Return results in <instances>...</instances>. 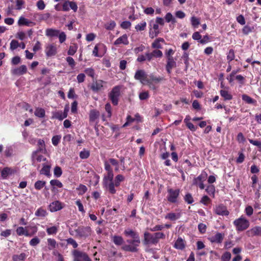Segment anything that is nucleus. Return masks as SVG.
Masks as SVG:
<instances>
[{
  "label": "nucleus",
  "instance_id": "f257e3e1",
  "mask_svg": "<svg viewBox=\"0 0 261 261\" xmlns=\"http://www.w3.org/2000/svg\"><path fill=\"white\" fill-rule=\"evenodd\" d=\"M124 233L127 237H130L133 240H127V242L129 245H125L122 247V249L127 251L136 252L137 247L140 243V240L139 234L131 229H127L124 230Z\"/></svg>",
  "mask_w": 261,
  "mask_h": 261
},
{
  "label": "nucleus",
  "instance_id": "f03ea898",
  "mask_svg": "<svg viewBox=\"0 0 261 261\" xmlns=\"http://www.w3.org/2000/svg\"><path fill=\"white\" fill-rule=\"evenodd\" d=\"M113 172H107V174L104 176L103 179L104 187L111 194H115L116 192L114 188V183L113 181Z\"/></svg>",
  "mask_w": 261,
  "mask_h": 261
},
{
  "label": "nucleus",
  "instance_id": "7ed1b4c3",
  "mask_svg": "<svg viewBox=\"0 0 261 261\" xmlns=\"http://www.w3.org/2000/svg\"><path fill=\"white\" fill-rule=\"evenodd\" d=\"M236 230L238 231H242L247 229L249 226V222L243 216L236 219L233 222Z\"/></svg>",
  "mask_w": 261,
  "mask_h": 261
},
{
  "label": "nucleus",
  "instance_id": "20e7f679",
  "mask_svg": "<svg viewBox=\"0 0 261 261\" xmlns=\"http://www.w3.org/2000/svg\"><path fill=\"white\" fill-rule=\"evenodd\" d=\"M76 236L81 238H86L91 236L92 230L89 226H81L75 229Z\"/></svg>",
  "mask_w": 261,
  "mask_h": 261
},
{
  "label": "nucleus",
  "instance_id": "39448f33",
  "mask_svg": "<svg viewBox=\"0 0 261 261\" xmlns=\"http://www.w3.org/2000/svg\"><path fill=\"white\" fill-rule=\"evenodd\" d=\"M121 87L119 86H116L113 88L109 94V98L111 100L112 103L116 106L118 103L119 97L120 94Z\"/></svg>",
  "mask_w": 261,
  "mask_h": 261
},
{
  "label": "nucleus",
  "instance_id": "423d86ee",
  "mask_svg": "<svg viewBox=\"0 0 261 261\" xmlns=\"http://www.w3.org/2000/svg\"><path fill=\"white\" fill-rule=\"evenodd\" d=\"M164 77L156 76L151 73L148 75L146 85H148L150 88L155 89V84H158L164 80Z\"/></svg>",
  "mask_w": 261,
  "mask_h": 261
},
{
  "label": "nucleus",
  "instance_id": "0eeeda50",
  "mask_svg": "<svg viewBox=\"0 0 261 261\" xmlns=\"http://www.w3.org/2000/svg\"><path fill=\"white\" fill-rule=\"evenodd\" d=\"M107 82L101 80H96L92 83L90 88L94 92L104 90L106 88Z\"/></svg>",
  "mask_w": 261,
  "mask_h": 261
},
{
  "label": "nucleus",
  "instance_id": "6e6552de",
  "mask_svg": "<svg viewBox=\"0 0 261 261\" xmlns=\"http://www.w3.org/2000/svg\"><path fill=\"white\" fill-rule=\"evenodd\" d=\"M73 255L74 261H92L85 252L75 250L73 251Z\"/></svg>",
  "mask_w": 261,
  "mask_h": 261
},
{
  "label": "nucleus",
  "instance_id": "1a4fd4ad",
  "mask_svg": "<svg viewBox=\"0 0 261 261\" xmlns=\"http://www.w3.org/2000/svg\"><path fill=\"white\" fill-rule=\"evenodd\" d=\"M207 175L205 172H202L200 175L193 179V184L198 186L200 189H204L205 187L203 182L206 179Z\"/></svg>",
  "mask_w": 261,
  "mask_h": 261
},
{
  "label": "nucleus",
  "instance_id": "9d476101",
  "mask_svg": "<svg viewBox=\"0 0 261 261\" xmlns=\"http://www.w3.org/2000/svg\"><path fill=\"white\" fill-rule=\"evenodd\" d=\"M167 199L168 201L171 203H175L177 201V198L179 196L180 191L179 189L173 190L172 189H168Z\"/></svg>",
  "mask_w": 261,
  "mask_h": 261
},
{
  "label": "nucleus",
  "instance_id": "9b49d317",
  "mask_svg": "<svg viewBox=\"0 0 261 261\" xmlns=\"http://www.w3.org/2000/svg\"><path fill=\"white\" fill-rule=\"evenodd\" d=\"M147 75L144 70L140 69L136 71L134 78L139 80L142 84H146L148 80Z\"/></svg>",
  "mask_w": 261,
  "mask_h": 261
},
{
  "label": "nucleus",
  "instance_id": "f8f14e48",
  "mask_svg": "<svg viewBox=\"0 0 261 261\" xmlns=\"http://www.w3.org/2000/svg\"><path fill=\"white\" fill-rule=\"evenodd\" d=\"M17 172V168L6 167L1 171V176L3 179H7Z\"/></svg>",
  "mask_w": 261,
  "mask_h": 261
},
{
  "label": "nucleus",
  "instance_id": "ddd939ff",
  "mask_svg": "<svg viewBox=\"0 0 261 261\" xmlns=\"http://www.w3.org/2000/svg\"><path fill=\"white\" fill-rule=\"evenodd\" d=\"M214 212L218 215L227 216L229 214L226 206L223 204L216 205L214 208Z\"/></svg>",
  "mask_w": 261,
  "mask_h": 261
},
{
  "label": "nucleus",
  "instance_id": "4468645a",
  "mask_svg": "<svg viewBox=\"0 0 261 261\" xmlns=\"http://www.w3.org/2000/svg\"><path fill=\"white\" fill-rule=\"evenodd\" d=\"M224 234L217 232L214 236L208 238V240L212 243L221 244L224 238Z\"/></svg>",
  "mask_w": 261,
  "mask_h": 261
},
{
  "label": "nucleus",
  "instance_id": "2eb2a0df",
  "mask_svg": "<svg viewBox=\"0 0 261 261\" xmlns=\"http://www.w3.org/2000/svg\"><path fill=\"white\" fill-rule=\"evenodd\" d=\"M27 72L26 65H22L19 67H15L11 69V72L14 75H21Z\"/></svg>",
  "mask_w": 261,
  "mask_h": 261
},
{
  "label": "nucleus",
  "instance_id": "dca6fc26",
  "mask_svg": "<svg viewBox=\"0 0 261 261\" xmlns=\"http://www.w3.org/2000/svg\"><path fill=\"white\" fill-rule=\"evenodd\" d=\"M144 243L145 245L150 244H157L156 240L155 239L154 234L150 233L148 232H145L144 233Z\"/></svg>",
  "mask_w": 261,
  "mask_h": 261
},
{
  "label": "nucleus",
  "instance_id": "f3484780",
  "mask_svg": "<svg viewBox=\"0 0 261 261\" xmlns=\"http://www.w3.org/2000/svg\"><path fill=\"white\" fill-rule=\"evenodd\" d=\"M32 164L34 166H37V163L41 162H45L46 159L42 155L39 154L38 151L34 152L32 154Z\"/></svg>",
  "mask_w": 261,
  "mask_h": 261
},
{
  "label": "nucleus",
  "instance_id": "a211bd4d",
  "mask_svg": "<svg viewBox=\"0 0 261 261\" xmlns=\"http://www.w3.org/2000/svg\"><path fill=\"white\" fill-rule=\"evenodd\" d=\"M57 47L53 44H48L45 47V52L47 57L55 56L57 54Z\"/></svg>",
  "mask_w": 261,
  "mask_h": 261
},
{
  "label": "nucleus",
  "instance_id": "6ab92c4d",
  "mask_svg": "<svg viewBox=\"0 0 261 261\" xmlns=\"http://www.w3.org/2000/svg\"><path fill=\"white\" fill-rule=\"evenodd\" d=\"M63 203L58 200L51 202L48 206L49 210L51 212H55L60 211L63 208Z\"/></svg>",
  "mask_w": 261,
  "mask_h": 261
},
{
  "label": "nucleus",
  "instance_id": "aec40b11",
  "mask_svg": "<svg viewBox=\"0 0 261 261\" xmlns=\"http://www.w3.org/2000/svg\"><path fill=\"white\" fill-rule=\"evenodd\" d=\"M128 43L129 41L128 39V36L126 34H123L121 36L119 37L114 42V44L116 46L120 44L126 45H128Z\"/></svg>",
  "mask_w": 261,
  "mask_h": 261
},
{
  "label": "nucleus",
  "instance_id": "412c9836",
  "mask_svg": "<svg viewBox=\"0 0 261 261\" xmlns=\"http://www.w3.org/2000/svg\"><path fill=\"white\" fill-rule=\"evenodd\" d=\"M176 66V63L173 58L167 59L166 69L168 74H170L171 73L172 69Z\"/></svg>",
  "mask_w": 261,
  "mask_h": 261
},
{
  "label": "nucleus",
  "instance_id": "4be33fe9",
  "mask_svg": "<svg viewBox=\"0 0 261 261\" xmlns=\"http://www.w3.org/2000/svg\"><path fill=\"white\" fill-rule=\"evenodd\" d=\"M50 184L51 186V191L53 192H57V188H61L63 187L62 183L58 179H52L50 181Z\"/></svg>",
  "mask_w": 261,
  "mask_h": 261
},
{
  "label": "nucleus",
  "instance_id": "5701e85b",
  "mask_svg": "<svg viewBox=\"0 0 261 261\" xmlns=\"http://www.w3.org/2000/svg\"><path fill=\"white\" fill-rule=\"evenodd\" d=\"M18 24L19 25H26L28 27H32L35 25V23L30 21V20L21 16L18 21Z\"/></svg>",
  "mask_w": 261,
  "mask_h": 261
},
{
  "label": "nucleus",
  "instance_id": "b1692460",
  "mask_svg": "<svg viewBox=\"0 0 261 261\" xmlns=\"http://www.w3.org/2000/svg\"><path fill=\"white\" fill-rule=\"evenodd\" d=\"M50 165L49 163L45 162L43 164V167L40 170V174L49 176L50 175Z\"/></svg>",
  "mask_w": 261,
  "mask_h": 261
},
{
  "label": "nucleus",
  "instance_id": "393cba45",
  "mask_svg": "<svg viewBox=\"0 0 261 261\" xmlns=\"http://www.w3.org/2000/svg\"><path fill=\"white\" fill-rule=\"evenodd\" d=\"M16 232L17 234L19 236L23 235L25 236V237L32 236V234L29 233L25 227L24 228L22 226L17 227L16 230Z\"/></svg>",
  "mask_w": 261,
  "mask_h": 261
},
{
  "label": "nucleus",
  "instance_id": "a878e982",
  "mask_svg": "<svg viewBox=\"0 0 261 261\" xmlns=\"http://www.w3.org/2000/svg\"><path fill=\"white\" fill-rule=\"evenodd\" d=\"M181 215L179 213H169L165 216V218L173 221L179 219Z\"/></svg>",
  "mask_w": 261,
  "mask_h": 261
},
{
  "label": "nucleus",
  "instance_id": "bb28decb",
  "mask_svg": "<svg viewBox=\"0 0 261 261\" xmlns=\"http://www.w3.org/2000/svg\"><path fill=\"white\" fill-rule=\"evenodd\" d=\"M174 247L177 249H184L185 247L184 240L181 238H178L175 242Z\"/></svg>",
  "mask_w": 261,
  "mask_h": 261
},
{
  "label": "nucleus",
  "instance_id": "cd10ccee",
  "mask_svg": "<svg viewBox=\"0 0 261 261\" xmlns=\"http://www.w3.org/2000/svg\"><path fill=\"white\" fill-rule=\"evenodd\" d=\"M99 116V113L98 111L92 110L90 112L89 120L90 122H94Z\"/></svg>",
  "mask_w": 261,
  "mask_h": 261
},
{
  "label": "nucleus",
  "instance_id": "c85d7f7f",
  "mask_svg": "<svg viewBox=\"0 0 261 261\" xmlns=\"http://www.w3.org/2000/svg\"><path fill=\"white\" fill-rule=\"evenodd\" d=\"M59 31L53 29H47L45 31V35L48 37L58 36L59 34Z\"/></svg>",
  "mask_w": 261,
  "mask_h": 261
},
{
  "label": "nucleus",
  "instance_id": "c756f323",
  "mask_svg": "<svg viewBox=\"0 0 261 261\" xmlns=\"http://www.w3.org/2000/svg\"><path fill=\"white\" fill-rule=\"evenodd\" d=\"M47 215V211L42 207H39L35 212V215L38 217L44 218Z\"/></svg>",
  "mask_w": 261,
  "mask_h": 261
},
{
  "label": "nucleus",
  "instance_id": "7c9ffc66",
  "mask_svg": "<svg viewBox=\"0 0 261 261\" xmlns=\"http://www.w3.org/2000/svg\"><path fill=\"white\" fill-rule=\"evenodd\" d=\"M47 242L48 244V249L50 250L55 249L58 246L56 241L54 239L48 238L47 240Z\"/></svg>",
  "mask_w": 261,
  "mask_h": 261
},
{
  "label": "nucleus",
  "instance_id": "2f4dec72",
  "mask_svg": "<svg viewBox=\"0 0 261 261\" xmlns=\"http://www.w3.org/2000/svg\"><path fill=\"white\" fill-rule=\"evenodd\" d=\"M221 96L223 97L225 100H229L232 98V96L228 91L226 90H221L220 91Z\"/></svg>",
  "mask_w": 261,
  "mask_h": 261
},
{
  "label": "nucleus",
  "instance_id": "473e14b6",
  "mask_svg": "<svg viewBox=\"0 0 261 261\" xmlns=\"http://www.w3.org/2000/svg\"><path fill=\"white\" fill-rule=\"evenodd\" d=\"M164 41V39L161 38H159L156 39L151 45V46L153 48L160 49L162 48V45L161 44L160 42H163Z\"/></svg>",
  "mask_w": 261,
  "mask_h": 261
},
{
  "label": "nucleus",
  "instance_id": "72a5a7b5",
  "mask_svg": "<svg viewBox=\"0 0 261 261\" xmlns=\"http://www.w3.org/2000/svg\"><path fill=\"white\" fill-rule=\"evenodd\" d=\"M27 255L24 253H21L19 255L14 254L12 256L13 261H23L25 259Z\"/></svg>",
  "mask_w": 261,
  "mask_h": 261
},
{
  "label": "nucleus",
  "instance_id": "f704fd0d",
  "mask_svg": "<svg viewBox=\"0 0 261 261\" xmlns=\"http://www.w3.org/2000/svg\"><path fill=\"white\" fill-rule=\"evenodd\" d=\"M116 25V23L114 20H110L105 24L104 27L107 30L112 31L114 29Z\"/></svg>",
  "mask_w": 261,
  "mask_h": 261
},
{
  "label": "nucleus",
  "instance_id": "c9c22d12",
  "mask_svg": "<svg viewBox=\"0 0 261 261\" xmlns=\"http://www.w3.org/2000/svg\"><path fill=\"white\" fill-rule=\"evenodd\" d=\"M34 114L39 118H43L45 116V112L43 109L37 108L35 109Z\"/></svg>",
  "mask_w": 261,
  "mask_h": 261
},
{
  "label": "nucleus",
  "instance_id": "e433bc0d",
  "mask_svg": "<svg viewBox=\"0 0 261 261\" xmlns=\"http://www.w3.org/2000/svg\"><path fill=\"white\" fill-rule=\"evenodd\" d=\"M112 240L116 245H121L124 242L123 238L119 236H113Z\"/></svg>",
  "mask_w": 261,
  "mask_h": 261
},
{
  "label": "nucleus",
  "instance_id": "4c0bfd02",
  "mask_svg": "<svg viewBox=\"0 0 261 261\" xmlns=\"http://www.w3.org/2000/svg\"><path fill=\"white\" fill-rule=\"evenodd\" d=\"M58 226H53L49 227H47L46 229V232L48 235H54L56 234L58 230Z\"/></svg>",
  "mask_w": 261,
  "mask_h": 261
},
{
  "label": "nucleus",
  "instance_id": "58836bf2",
  "mask_svg": "<svg viewBox=\"0 0 261 261\" xmlns=\"http://www.w3.org/2000/svg\"><path fill=\"white\" fill-rule=\"evenodd\" d=\"M52 118L57 119L59 120H62L65 118V117L63 115V112L62 111H57L53 113Z\"/></svg>",
  "mask_w": 261,
  "mask_h": 261
},
{
  "label": "nucleus",
  "instance_id": "ea45409f",
  "mask_svg": "<svg viewBox=\"0 0 261 261\" xmlns=\"http://www.w3.org/2000/svg\"><path fill=\"white\" fill-rule=\"evenodd\" d=\"M13 153V147L12 146H6L4 151L5 155L7 157H10L12 155Z\"/></svg>",
  "mask_w": 261,
  "mask_h": 261
},
{
  "label": "nucleus",
  "instance_id": "a19ab883",
  "mask_svg": "<svg viewBox=\"0 0 261 261\" xmlns=\"http://www.w3.org/2000/svg\"><path fill=\"white\" fill-rule=\"evenodd\" d=\"M192 38L195 40L198 41L200 43L203 44L205 43V41L201 39V36L198 32H195L192 35Z\"/></svg>",
  "mask_w": 261,
  "mask_h": 261
},
{
  "label": "nucleus",
  "instance_id": "79ce46f5",
  "mask_svg": "<svg viewBox=\"0 0 261 261\" xmlns=\"http://www.w3.org/2000/svg\"><path fill=\"white\" fill-rule=\"evenodd\" d=\"M46 185V182L43 180H37L34 184L35 188L37 190L42 189Z\"/></svg>",
  "mask_w": 261,
  "mask_h": 261
},
{
  "label": "nucleus",
  "instance_id": "37998d69",
  "mask_svg": "<svg viewBox=\"0 0 261 261\" xmlns=\"http://www.w3.org/2000/svg\"><path fill=\"white\" fill-rule=\"evenodd\" d=\"M249 231L254 236H261V227L255 226L251 228Z\"/></svg>",
  "mask_w": 261,
  "mask_h": 261
},
{
  "label": "nucleus",
  "instance_id": "c03bdc74",
  "mask_svg": "<svg viewBox=\"0 0 261 261\" xmlns=\"http://www.w3.org/2000/svg\"><path fill=\"white\" fill-rule=\"evenodd\" d=\"M254 30V27L253 25H245L242 30V32L244 34L248 35L249 33L253 32Z\"/></svg>",
  "mask_w": 261,
  "mask_h": 261
},
{
  "label": "nucleus",
  "instance_id": "a18cd8bd",
  "mask_svg": "<svg viewBox=\"0 0 261 261\" xmlns=\"http://www.w3.org/2000/svg\"><path fill=\"white\" fill-rule=\"evenodd\" d=\"M165 18L167 22H171L172 23H174L176 22L175 18L174 17L173 15L170 12H168L166 14Z\"/></svg>",
  "mask_w": 261,
  "mask_h": 261
},
{
  "label": "nucleus",
  "instance_id": "49530a36",
  "mask_svg": "<svg viewBox=\"0 0 261 261\" xmlns=\"http://www.w3.org/2000/svg\"><path fill=\"white\" fill-rule=\"evenodd\" d=\"M191 23L193 28H197L200 24V19L195 16H192L191 18Z\"/></svg>",
  "mask_w": 261,
  "mask_h": 261
},
{
  "label": "nucleus",
  "instance_id": "de8ad7c7",
  "mask_svg": "<svg viewBox=\"0 0 261 261\" xmlns=\"http://www.w3.org/2000/svg\"><path fill=\"white\" fill-rule=\"evenodd\" d=\"M124 179V177L123 175L121 174L117 175L115 178V182L114 187H118L120 185V184L121 181H122Z\"/></svg>",
  "mask_w": 261,
  "mask_h": 261
},
{
  "label": "nucleus",
  "instance_id": "09e8293b",
  "mask_svg": "<svg viewBox=\"0 0 261 261\" xmlns=\"http://www.w3.org/2000/svg\"><path fill=\"white\" fill-rule=\"evenodd\" d=\"M242 99L246 103L249 104H252L255 102V100L252 99L251 97L247 95L243 94L242 95Z\"/></svg>",
  "mask_w": 261,
  "mask_h": 261
},
{
  "label": "nucleus",
  "instance_id": "8fccbe9b",
  "mask_svg": "<svg viewBox=\"0 0 261 261\" xmlns=\"http://www.w3.org/2000/svg\"><path fill=\"white\" fill-rule=\"evenodd\" d=\"M146 27V22L145 21H142L141 22L138 23L135 26V29L137 31H141L145 30Z\"/></svg>",
  "mask_w": 261,
  "mask_h": 261
},
{
  "label": "nucleus",
  "instance_id": "3c124183",
  "mask_svg": "<svg viewBox=\"0 0 261 261\" xmlns=\"http://www.w3.org/2000/svg\"><path fill=\"white\" fill-rule=\"evenodd\" d=\"M50 16L49 13L46 14H36L35 16V18H37L39 20H45L48 19Z\"/></svg>",
  "mask_w": 261,
  "mask_h": 261
},
{
  "label": "nucleus",
  "instance_id": "603ef678",
  "mask_svg": "<svg viewBox=\"0 0 261 261\" xmlns=\"http://www.w3.org/2000/svg\"><path fill=\"white\" fill-rule=\"evenodd\" d=\"M109 162L111 163L112 165L115 166V170L116 172H118L119 169V165L118 162L115 159L111 158L109 159Z\"/></svg>",
  "mask_w": 261,
  "mask_h": 261
},
{
  "label": "nucleus",
  "instance_id": "864d4df0",
  "mask_svg": "<svg viewBox=\"0 0 261 261\" xmlns=\"http://www.w3.org/2000/svg\"><path fill=\"white\" fill-rule=\"evenodd\" d=\"M61 139V135H56L53 137L51 142L54 146H57Z\"/></svg>",
  "mask_w": 261,
  "mask_h": 261
},
{
  "label": "nucleus",
  "instance_id": "5fc2aeb1",
  "mask_svg": "<svg viewBox=\"0 0 261 261\" xmlns=\"http://www.w3.org/2000/svg\"><path fill=\"white\" fill-rule=\"evenodd\" d=\"M40 243V240L37 237H35L30 240L29 244L31 246L35 247L38 245Z\"/></svg>",
  "mask_w": 261,
  "mask_h": 261
},
{
  "label": "nucleus",
  "instance_id": "6e6d98bb",
  "mask_svg": "<svg viewBox=\"0 0 261 261\" xmlns=\"http://www.w3.org/2000/svg\"><path fill=\"white\" fill-rule=\"evenodd\" d=\"M234 51L233 49H230L227 55V60L228 61V62L229 63L230 62L232 61L234 59Z\"/></svg>",
  "mask_w": 261,
  "mask_h": 261
},
{
  "label": "nucleus",
  "instance_id": "4d7b16f0",
  "mask_svg": "<svg viewBox=\"0 0 261 261\" xmlns=\"http://www.w3.org/2000/svg\"><path fill=\"white\" fill-rule=\"evenodd\" d=\"M19 46V43L18 41L16 40H12L10 42V48L12 50L16 49Z\"/></svg>",
  "mask_w": 261,
  "mask_h": 261
},
{
  "label": "nucleus",
  "instance_id": "13d9d810",
  "mask_svg": "<svg viewBox=\"0 0 261 261\" xmlns=\"http://www.w3.org/2000/svg\"><path fill=\"white\" fill-rule=\"evenodd\" d=\"M182 59L184 61V63L186 65V69H187L189 67V54L187 52H185L182 56Z\"/></svg>",
  "mask_w": 261,
  "mask_h": 261
},
{
  "label": "nucleus",
  "instance_id": "bf43d9fd",
  "mask_svg": "<svg viewBox=\"0 0 261 261\" xmlns=\"http://www.w3.org/2000/svg\"><path fill=\"white\" fill-rule=\"evenodd\" d=\"M90 156V152L88 150L84 149L80 153V157L82 159H87Z\"/></svg>",
  "mask_w": 261,
  "mask_h": 261
},
{
  "label": "nucleus",
  "instance_id": "052dcab7",
  "mask_svg": "<svg viewBox=\"0 0 261 261\" xmlns=\"http://www.w3.org/2000/svg\"><path fill=\"white\" fill-rule=\"evenodd\" d=\"M205 190L210 195H213V196H214L215 188L213 185L208 186Z\"/></svg>",
  "mask_w": 261,
  "mask_h": 261
},
{
  "label": "nucleus",
  "instance_id": "680f3d73",
  "mask_svg": "<svg viewBox=\"0 0 261 261\" xmlns=\"http://www.w3.org/2000/svg\"><path fill=\"white\" fill-rule=\"evenodd\" d=\"M54 175L56 177H59L62 174V171L61 168L59 166H56L54 170Z\"/></svg>",
  "mask_w": 261,
  "mask_h": 261
},
{
  "label": "nucleus",
  "instance_id": "e2e57ef3",
  "mask_svg": "<svg viewBox=\"0 0 261 261\" xmlns=\"http://www.w3.org/2000/svg\"><path fill=\"white\" fill-rule=\"evenodd\" d=\"M231 255L230 252H226L222 255L221 259L222 261H229L231 258Z\"/></svg>",
  "mask_w": 261,
  "mask_h": 261
},
{
  "label": "nucleus",
  "instance_id": "0e129e2a",
  "mask_svg": "<svg viewBox=\"0 0 261 261\" xmlns=\"http://www.w3.org/2000/svg\"><path fill=\"white\" fill-rule=\"evenodd\" d=\"M67 243L69 245H71L74 248H76L78 246V244L72 238H68L66 240Z\"/></svg>",
  "mask_w": 261,
  "mask_h": 261
},
{
  "label": "nucleus",
  "instance_id": "69168bd1",
  "mask_svg": "<svg viewBox=\"0 0 261 261\" xmlns=\"http://www.w3.org/2000/svg\"><path fill=\"white\" fill-rule=\"evenodd\" d=\"M153 234L155 240H156L157 243L159 242L160 239H164L165 238V234L163 232H155Z\"/></svg>",
  "mask_w": 261,
  "mask_h": 261
},
{
  "label": "nucleus",
  "instance_id": "338daca9",
  "mask_svg": "<svg viewBox=\"0 0 261 261\" xmlns=\"http://www.w3.org/2000/svg\"><path fill=\"white\" fill-rule=\"evenodd\" d=\"M85 72L89 76L94 77L95 71L92 68H87L85 70Z\"/></svg>",
  "mask_w": 261,
  "mask_h": 261
},
{
  "label": "nucleus",
  "instance_id": "774afa93",
  "mask_svg": "<svg viewBox=\"0 0 261 261\" xmlns=\"http://www.w3.org/2000/svg\"><path fill=\"white\" fill-rule=\"evenodd\" d=\"M53 254L57 257L56 261H64L63 255L58 251H54Z\"/></svg>",
  "mask_w": 261,
  "mask_h": 261
}]
</instances>
